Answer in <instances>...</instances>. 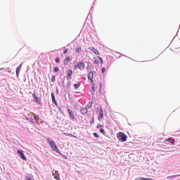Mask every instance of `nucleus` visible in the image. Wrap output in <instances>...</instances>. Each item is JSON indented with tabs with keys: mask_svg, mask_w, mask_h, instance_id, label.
<instances>
[{
	"mask_svg": "<svg viewBox=\"0 0 180 180\" xmlns=\"http://www.w3.org/2000/svg\"><path fill=\"white\" fill-rule=\"evenodd\" d=\"M0 70H4V68H0Z\"/></svg>",
	"mask_w": 180,
	"mask_h": 180,
	"instance_id": "473e14b6",
	"label": "nucleus"
},
{
	"mask_svg": "<svg viewBox=\"0 0 180 180\" xmlns=\"http://www.w3.org/2000/svg\"><path fill=\"white\" fill-rule=\"evenodd\" d=\"M167 141H169V143H171V142L172 141V139L169 138V139L167 140Z\"/></svg>",
	"mask_w": 180,
	"mask_h": 180,
	"instance_id": "cd10ccee",
	"label": "nucleus"
},
{
	"mask_svg": "<svg viewBox=\"0 0 180 180\" xmlns=\"http://www.w3.org/2000/svg\"><path fill=\"white\" fill-rule=\"evenodd\" d=\"M58 71H60V70L58 69V67L54 68L55 72H58Z\"/></svg>",
	"mask_w": 180,
	"mask_h": 180,
	"instance_id": "4be33fe9",
	"label": "nucleus"
},
{
	"mask_svg": "<svg viewBox=\"0 0 180 180\" xmlns=\"http://www.w3.org/2000/svg\"><path fill=\"white\" fill-rule=\"evenodd\" d=\"M117 138L118 139L119 141H122V143H124V141H127V136L123 132H119L117 134Z\"/></svg>",
	"mask_w": 180,
	"mask_h": 180,
	"instance_id": "f03ea898",
	"label": "nucleus"
},
{
	"mask_svg": "<svg viewBox=\"0 0 180 180\" xmlns=\"http://www.w3.org/2000/svg\"><path fill=\"white\" fill-rule=\"evenodd\" d=\"M66 134V136H72L71 134Z\"/></svg>",
	"mask_w": 180,
	"mask_h": 180,
	"instance_id": "c756f323",
	"label": "nucleus"
},
{
	"mask_svg": "<svg viewBox=\"0 0 180 180\" xmlns=\"http://www.w3.org/2000/svg\"><path fill=\"white\" fill-rule=\"evenodd\" d=\"M51 98H52V101L53 102V103H57V102L56 101V97L54 96V94L51 93Z\"/></svg>",
	"mask_w": 180,
	"mask_h": 180,
	"instance_id": "a211bd4d",
	"label": "nucleus"
},
{
	"mask_svg": "<svg viewBox=\"0 0 180 180\" xmlns=\"http://www.w3.org/2000/svg\"><path fill=\"white\" fill-rule=\"evenodd\" d=\"M20 70H22V63L16 68V76H17V78L19 77V73L20 72Z\"/></svg>",
	"mask_w": 180,
	"mask_h": 180,
	"instance_id": "1a4fd4ad",
	"label": "nucleus"
},
{
	"mask_svg": "<svg viewBox=\"0 0 180 180\" xmlns=\"http://www.w3.org/2000/svg\"><path fill=\"white\" fill-rule=\"evenodd\" d=\"M82 49L81 48V46H78L77 48L76 49V53H77V54H79V53H81Z\"/></svg>",
	"mask_w": 180,
	"mask_h": 180,
	"instance_id": "4468645a",
	"label": "nucleus"
},
{
	"mask_svg": "<svg viewBox=\"0 0 180 180\" xmlns=\"http://www.w3.org/2000/svg\"><path fill=\"white\" fill-rule=\"evenodd\" d=\"M32 115H34V120H35V122H37V123H39V116H37V115H36L35 114H33L32 113Z\"/></svg>",
	"mask_w": 180,
	"mask_h": 180,
	"instance_id": "f3484780",
	"label": "nucleus"
},
{
	"mask_svg": "<svg viewBox=\"0 0 180 180\" xmlns=\"http://www.w3.org/2000/svg\"><path fill=\"white\" fill-rule=\"evenodd\" d=\"M17 153L20 155V158H22V160H23L24 161L27 160V159L26 158V156H25V154L23 153V150H18Z\"/></svg>",
	"mask_w": 180,
	"mask_h": 180,
	"instance_id": "20e7f679",
	"label": "nucleus"
},
{
	"mask_svg": "<svg viewBox=\"0 0 180 180\" xmlns=\"http://www.w3.org/2000/svg\"><path fill=\"white\" fill-rule=\"evenodd\" d=\"M106 71V69L105 68H102L101 72L103 73Z\"/></svg>",
	"mask_w": 180,
	"mask_h": 180,
	"instance_id": "bb28decb",
	"label": "nucleus"
},
{
	"mask_svg": "<svg viewBox=\"0 0 180 180\" xmlns=\"http://www.w3.org/2000/svg\"><path fill=\"white\" fill-rule=\"evenodd\" d=\"M70 75H72V70H68V76H67L68 79L69 78L71 79V77H70Z\"/></svg>",
	"mask_w": 180,
	"mask_h": 180,
	"instance_id": "2eb2a0df",
	"label": "nucleus"
},
{
	"mask_svg": "<svg viewBox=\"0 0 180 180\" xmlns=\"http://www.w3.org/2000/svg\"><path fill=\"white\" fill-rule=\"evenodd\" d=\"M98 120H102L103 119V110L102 108L100 109V113L98 117Z\"/></svg>",
	"mask_w": 180,
	"mask_h": 180,
	"instance_id": "6e6552de",
	"label": "nucleus"
},
{
	"mask_svg": "<svg viewBox=\"0 0 180 180\" xmlns=\"http://www.w3.org/2000/svg\"><path fill=\"white\" fill-rule=\"evenodd\" d=\"M175 176H176V175H174V176H169L167 178L168 179H169V178H174V177H175Z\"/></svg>",
	"mask_w": 180,
	"mask_h": 180,
	"instance_id": "c85d7f7f",
	"label": "nucleus"
},
{
	"mask_svg": "<svg viewBox=\"0 0 180 180\" xmlns=\"http://www.w3.org/2000/svg\"><path fill=\"white\" fill-rule=\"evenodd\" d=\"M67 53H68V49H65L63 51V53H64V54H67Z\"/></svg>",
	"mask_w": 180,
	"mask_h": 180,
	"instance_id": "5701e85b",
	"label": "nucleus"
},
{
	"mask_svg": "<svg viewBox=\"0 0 180 180\" xmlns=\"http://www.w3.org/2000/svg\"><path fill=\"white\" fill-rule=\"evenodd\" d=\"M100 131H101V133H103V134H105V129H103V128H101Z\"/></svg>",
	"mask_w": 180,
	"mask_h": 180,
	"instance_id": "412c9836",
	"label": "nucleus"
},
{
	"mask_svg": "<svg viewBox=\"0 0 180 180\" xmlns=\"http://www.w3.org/2000/svg\"><path fill=\"white\" fill-rule=\"evenodd\" d=\"M70 56H67L65 58V60H64V62H63V63H64V65H68V63H70Z\"/></svg>",
	"mask_w": 180,
	"mask_h": 180,
	"instance_id": "f8f14e48",
	"label": "nucleus"
},
{
	"mask_svg": "<svg viewBox=\"0 0 180 180\" xmlns=\"http://www.w3.org/2000/svg\"><path fill=\"white\" fill-rule=\"evenodd\" d=\"M94 137H96V139H99V135H98V133L94 132Z\"/></svg>",
	"mask_w": 180,
	"mask_h": 180,
	"instance_id": "6ab92c4d",
	"label": "nucleus"
},
{
	"mask_svg": "<svg viewBox=\"0 0 180 180\" xmlns=\"http://www.w3.org/2000/svg\"><path fill=\"white\" fill-rule=\"evenodd\" d=\"M56 63H60V58H56Z\"/></svg>",
	"mask_w": 180,
	"mask_h": 180,
	"instance_id": "a878e982",
	"label": "nucleus"
},
{
	"mask_svg": "<svg viewBox=\"0 0 180 180\" xmlns=\"http://www.w3.org/2000/svg\"><path fill=\"white\" fill-rule=\"evenodd\" d=\"M90 50L96 56H99V51H98V49H95V47L90 48Z\"/></svg>",
	"mask_w": 180,
	"mask_h": 180,
	"instance_id": "9d476101",
	"label": "nucleus"
},
{
	"mask_svg": "<svg viewBox=\"0 0 180 180\" xmlns=\"http://www.w3.org/2000/svg\"><path fill=\"white\" fill-rule=\"evenodd\" d=\"M92 90H93V91H95V87H92Z\"/></svg>",
	"mask_w": 180,
	"mask_h": 180,
	"instance_id": "2f4dec72",
	"label": "nucleus"
},
{
	"mask_svg": "<svg viewBox=\"0 0 180 180\" xmlns=\"http://www.w3.org/2000/svg\"><path fill=\"white\" fill-rule=\"evenodd\" d=\"M94 64H99V60L96 59V60H94Z\"/></svg>",
	"mask_w": 180,
	"mask_h": 180,
	"instance_id": "b1692460",
	"label": "nucleus"
},
{
	"mask_svg": "<svg viewBox=\"0 0 180 180\" xmlns=\"http://www.w3.org/2000/svg\"><path fill=\"white\" fill-rule=\"evenodd\" d=\"M52 175L54 176L55 179L60 180V174L58 171H53Z\"/></svg>",
	"mask_w": 180,
	"mask_h": 180,
	"instance_id": "0eeeda50",
	"label": "nucleus"
},
{
	"mask_svg": "<svg viewBox=\"0 0 180 180\" xmlns=\"http://www.w3.org/2000/svg\"><path fill=\"white\" fill-rule=\"evenodd\" d=\"M68 112L69 113V116L72 120H75V116L74 115V112L70 108L68 109Z\"/></svg>",
	"mask_w": 180,
	"mask_h": 180,
	"instance_id": "39448f33",
	"label": "nucleus"
},
{
	"mask_svg": "<svg viewBox=\"0 0 180 180\" xmlns=\"http://www.w3.org/2000/svg\"><path fill=\"white\" fill-rule=\"evenodd\" d=\"M79 86H81V83H79V82L74 84L75 89H78V88H79Z\"/></svg>",
	"mask_w": 180,
	"mask_h": 180,
	"instance_id": "dca6fc26",
	"label": "nucleus"
},
{
	"mask_svg": "<svg viewBox=\"0 0 180 180\" xmlns=\"http://www.w3.org/2000/svg\"><path fill=\"white\" fill-rule=\"evenodd\" d=\"M46 141L48 144H49L53 151H55L56 153L60 154V150H58V148L57 147V145H56V142L54 141H51L50 138H48L46 139Z\"/></svg>",
	"mask_w": 180,
	"mask_h": 180,
	"instance_id": "f257e3e1",
	"label": "nucleus"
},
{
	"mask_svg": "<svg viewBox=\"0 0 180 180\" xmlns=\"http://www.w3.org/2000/svg\"><path fill=\"white\" fill-rule=\"evenodd\" d=\"M32 96L36 102V103H40V99H39V97L36 95V94L33 93Z\"/></svg>",
	"mask_w": 180,
	"mask_h": 180,
	"instance_id": "9b49d317",
	"label": "nucleus"
},
{
	"mask_svg": "<svg viewBox=\"0 0 180 180\" xmlns=\"http://www.w3.org/2000/svg\"><path fill=\"white\" fill-rule=\"evenodd\" d=\"M52 82H54L56 81V76H53L51 79Z\"/></svg>",
	"mask_w": 180,
	"mask_h": 180,
	"instance_id": "393cba45",
	"label": "nucleus"
},
{
	"mask_svg": "<svg viewBox=\"0 0 180 180\" xmlns=\"http://www.w3.org/2000/svg\"><path fill=\"white\" fill-rule=\"evenodd\" d=\"M94 117H93L91 123H94Z\"/></svg>",
	"mask_w": 180,
	"mask_h": 180,
	"instance_id": "7c9ffc66",
	"label": "nucleus"
},
{
	"mask_svg": "<svg viewBox=\"0 0 180 180\" xmlns=\"http://www.w3.org/2000/svg\"><path fill=\"white\" fill-rule=\"evenodd\" d=\"M81 113L82 115H86L88 113V108H82L81 110Z\"/></svg>",
	"mask_w": 180,
	"mask_h": 180,
	"instance_id": "ddd939ff",
	"label": "nucleus"
},
{
	"mask_svg": "<svg viewBox=\"0 0 180 180\" xmlns=\"http://www.w3.org/2000/svg\"><path fill=\"white\" fill-rule=\"evenodd\" d=\"M88 79L91 81V84H94V72L91 71L89 73Z\"/></svg>",
	"mask_w": 180,
	"mask_h": 180,
	"instance_id": "423d86ee",
	"label": "nucleus"
},
{
	"mask_svg": "<svg viewBox=\"0 0 180 180\" xmlns=\"http://www.w3.org/2000/svg\"><path fill=\"white\" fill-rule=\"evenodd\" d=\"M75 70L77 68H79L81 71L85 70V63L84 62H79L75 66Z\"/></svg>",
	"mask_w": 180,
	"mask_h": 180,
	"instance_id": "7ed1b4c3",
	"label": "nucleus"
},
{
	"mask_svg": "<svg viewBox=\"0 0 180 180\" xmlns=\"http://www.w3.org/2000/svg\"><path fill=\"white\" fill-rule=\"evenodd\" d=\"M98 58H99L101 64H103V59H102V58L100 56H98Z\"/></svg>",
	"mask_w": 180,
	"mask_h": 180,
	"instance_id": "aec40b11",
	"label": "nucleus"
}]
</instances>
